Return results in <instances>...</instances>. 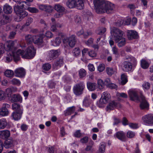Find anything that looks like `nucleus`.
Segmentation results:
<instances>
[{"label": "nucleus", "mask_w": 153, "mask_h": 153, "mask_svg": "<svg viewBox=\"0 0 153 153\" xmlns=\"http://www.w3.org/2000/svg\"><path fill=\"white\" fill-rule=\"evenodd\" d=\"M13 58L14 59V61L16 62L20 60V57L19 54H17V52L16 53H14L13 54L12 53H9L8 52L6 56V60L5 61V62H10L12 60Z\"/></svg>", "instance_id": "10"}, {"label": "nucleus", "mask_w": 153, "mask_h": 153, "mask_svg": "<svg viewBox=\"0 0 153 153\" xmlns=\"http://www.w3.org/2000/svg\"><path fill=\"white\" fill-rule=\"evenodd\" d=\"M106 72L108 75L109 76H111L114 74L115 71L112 68H107Z\"/></svg>", "instance_id": "48"}, {"label": "nucleus", "mask_w": 153, "mask_h": 153, "mask_svg": "<svg viewBox=\"0 0 153 153\" xmlns=\"http://www.w3.org/2000/svg\"><path fill=\"white\" fill-rule=\"evenodd\" d=\"M128 125L130 128L133 129H136L139 128L138 124L136 123H130L128 124Z\"/></svg>", "instance_id": "53"}, {"label": "nucleus", "mask_w": 153, "mask_h": 153, "mask_svg": "<svg viewBox=\"0 0 153 153\" xmlns=\"http://www.w3.org/2000/svg\"><path fill=\"white\" fill-rule=\"evenodd\" d=\"M87 86L88 89L90 91H93L97 88L96 83L92 82L90 81H88L87 82Z\"/></svg>", "instance_id": "22"}, {"label": "nucleus", "mask_w": 153, "mask_h": 153, "mask_svg": "<svg viewBox=\"0 0 153 153\" xmlns=\"http://www.w3.org/2000/svg\"><path fill=\"white\" fill-rule=\"evenodd\" d=\"M10 136V132L9 131L5 130L0 131V138L5 139L9 137Z\"/></svg>", "instance_id": "31"}, {"label": "nucleus", "mask_w": 153, "mask_h": 153, "mask_svg": "<svg viewBox=\"0 0 153 153\" xmlns=\"http://www.w3.org/2000/svg\"><path fill=\"white\" fill-rule=\"evenodd\" d=\"M105 87L104 81L101 79H99L97 80V87L100 90L102 89Z\"/></svg>", "instance_id": "34"}, {"label": "nucleus", "mask_w": 153, "mask_h": 153, "mask_svg": "<svg viewBox=\"0 0 153 153\" xmlns=\"http://www.w3.org/2000/svg\"><path fill=\"white\" fill-rule=\"evenodd\" d=\"M14 10L17 15V18H19V21H21L28 15V13L20 7L18 5L14 6Z\"/></svg>", "instance_id": "5"}, {"label": "nucleus", "mask_w": 153, "mask_h": 153, "mask_svg": "<svg viewBox=\"0 0 153 153\" xmlns=\"http://www.w3.org/2000/svg\"><path fill=\"white\" fill-rule=\"evenodd\" d=\"M63 42L65 47H73L76 44L75 35H72L71 36L65 38L63 40Z\"/></svg>", "instance_id": "4"}, {"label": "nucleus", "mask_w": 153, "mask_h": 153, "mask_svg": "<svg viewBox=\"0 0 153 153\" xmlns=\"http://www.w3.org/2000/svg\"><path fill=\"white\" fill-rule=\"evenodd\" d=\"M35 38V36H33L30 34L26 35L25 36L26 42L29 44H31L33 42H34Z\"/></svg>", "instance_id": "29"}, {"label": "nucleus", "mask_w": 153, "mask_h": 153, "mask_svg": "<svg viewBox=\"0 0 153 153\" xmlns=\"http://www.w3.org/2000/svg\"><path fill=\"white\" fill-rule=\"evenodd\" d=\"M110 97V94L107 92H103L99 101L97 102V106L100 108L102 107L103 105L108 102Z\"/></svg>", "instance_id": "6"}, {"label": "nucleus", "mask_w": 153, "mask_h": 153, "mask_svg": "<svg viewBox=\"0 0 153 153\" xmlns=\"http://www.w3.org/2000/svg\"><path fill=\"white\" fill-rule=\"evenodd\" d=\"M113 126H117L119 123H121V120L118 118H117L116 117H113Z\"/></svg>", "instance_id": "52"}, {"label": "nucleus", "mask_w": 153, "mask_h": 153, "mask_svg": "<svg viewBox=\"0 0 153 153\" xmlns=\"http://www.w3.org/2000/svg\"><path fill=\"white\" fill-rule=\"evenodd\" d=\"M10 105L7 103L4 104L2 108L0 109V115L6 116L8 115L9 111L7 109L9 108Z\"/></svg>", "instance_id": "18"}, {"label": "nucleus", "mask_w": 153, "mask_h": 153, "mask_svg": "<svg viewBox=\"0 0 153 153\" xmlns=\"http://www.w3.org/2000/svg\"><path fill=\"white\" fill-rule=\"evenodd\" d=\"M94 142L92 140L90 142V144L91 145H87L85 148V150L86 151H90L91 152H92L93 149H92L93 145H94Z\"/></svg>", "instance_id": "50"}, {"label": "nucleus", "mask_w": 153, "mask_h": 153, "mask_svg": "<svg viewBox=\"0 0 153 153\" xmlns=\"http://www.w3.org/2000/svg\"><path fill=\"white\" fill-rule=\"evenodd\" d=\"M15 73L16 76L19 77H24L25 74V69L22 68H19L15 71Z\"/></svg>", "instance_id": "19"}, {"label": "nucleus", "mask_w": 153, "mask_h": 153, "mask_svg": "<svg viewBox=\"0 0 153 153\" xmlns=\"http://www.w3.org/2000/svg\"><path fill=\"white\" fill-rule=\"evenodd\" d=\"M84 0H77V9L81 10L84 7Z\"/></svg>", "instance_id": "38"}, {"label": "nucleus", "mask_w": 153, "mask_h": 153, "mask_svg": "<svg viewBox=\"0 0 153 153\" xmlns=\"http://www.w3.org/2000/svg\"><path fill=\"white\" fill-rule=\"evenodd\" d=\"M35 40H34V43L38 45H41L43 42V37L42 35L40 36H35Z\"/></svg>", "instance_id": "25"}, {"label": "nucleus", "mask_w": 153, "mask_h": 153, "mask_svg": "<svg viewBox=\"0 0 153 153\" xmlns=\"http://www.w3.org/2000/svg\"><path fill=\"white\" fill-rule=\"evenodd\" d=\"M5 76L7 77H11L13 75L14 72L13 71L10 70H7L4 73Z\"/></svg>", "instance_id": "49"}, {"label": "nucleus", "mask_w": 153, "mask_h": 153, "mask_svg": "<svg viewBox=\"0 0 153 153\" xmlns=\"http://www.w3.org/2000/svg\"><path fill=\"white\" fill-rule=\"evenodd\" d=\"M115 137L117 138L120 140L123 141L125 138V135L122 131H119L117 132L114 135Z\"/></svg>", "instance_id": "24"}, {"label": "nucleus", "mask_w": 153, "mask_h": 153, "mask_svg": "<svg viewBox=\"0 0 153 153\" xmlns=\"http://www.w3.org/2000/svg\"><path fill=\"white\" fill-rule=\"evenodd\" d=\"M122 123L123 125L125 126L128 125V120L126 117H123L122 121Z\"/></svg>", "instance_id": "62"}, {"label": "nucleus", "mask_w": 153, "mask_h": 153, "mask_svg": "<svg viewBox=\"0 0 153 153\" xmlns=\"http://www.w3.org/2000/svg\"><path fill=\"white\" fill-rule=\"evenodd\" d=\"M142 119L146 125H153V114L146 115L142 117Z\"/></svg>", "instance_id": "11"}, {"label": "nucleus", "mask_w": 153, "mask_h": 153, "mask_svg": "<svg viewBox=\"0 0 153 153\" xmlns=\"http://www.w3.org/2000/svg\"><path fill=\"white\" fill-rule=\"evenodd\" d=\"M60 50L59 49L52 50L50 51L48 54V56L50 60L54 59L58 57L59 55Z\"/></svg>", "instance_id": "16"}, {"label": "nucleus", "mask_w": 153, "mask_h": 153, "mask_svg": "<svg viewBox=\"0 0 153 153\" xmlns=\"http://www.w3.org/2000/svg\"><path fill=\"white\" fill-rule=\"evenodd\" d=\"M104 4V7L101 13H106L108 14L113 13L115 9L114 4L109 1H105Z\"/></svg>", "instance_id": "7"}, {"label": "nucleus", "mask_w": 153, "mask_h": 153, "mask_svg": "<svg viewBox=\"0 0 153 153\" xmlns=\"http://www.w3.org/2000/svg\"><path fill=\"white\" fill-rule=\"evenodd\" d=\"M128 94L131 100L135 101L139 100V97L137 91L135 90L130 91L128 93Z\"/></svg>", "instance_id": "15"}, {"label": "nucleus", "mask_w": 153, "mask_h": 153, "mask_svg": "<svg viewBox=\"0 0 153 153\" xmlns=\"http://www.w3.org/2000/svg\"><path fill=\"white\" fill-rule=\"evenodd\" d=\"M5 95L4 92L0 89V100L5 99Z\"/></svg>", "instance_id": "64"}, {"label": "nucleus", "mask_w": 153, "mask_h": 153, "mask_svg": "<svg viewBox=\"0 0 153 153\" xmlns=\"http://www.w3.org/2000/svg\"><path fill=\"white\" fill-rule=\"evenodd\" d=\"M61 43V38L59 37H56L55 40V45L54 46H57L59 45Z\"/></svg>", "instance_id": "59"}, {"label": "nucleus", "mask_w": 153, "mask_h": 153, "mask_svg": "<svg viewBox=\"0 0 153 153\" xmlns=\"http://www.w3.org/2000/svg\"><path fill=\"white\" fill-rule=\"evenodd\" d=\"M36 53V50L32 45H30L25 51L19 49L17 51V54L21 55L22 57L26 59H31L33 58Z\"/></svg>", "instance_id": "2"}, {"label": "nucleus", "mask_w": 153, "mask_h": 153, "mask_svg": "<svg viewBox=\"0 0 153 153\" xmlns=\"http://www.w3.org/2000/svg\"><path fill=\"white\" fill-rule=\"evenodd\" d=\"M11 100L12 102H21L22 98L19 94H14L12 96Z\"/></svg>", "instance_id": "27"}, {"label": "nucleus", "mask_w": 153, "mask_h": 153, "mask_svg": "<svg viewBox=\"0 0 153 153\" xmlns=\"http://www.w3.org/2000/svg\"><path fill=\"white\" fill-rule=\"evenodd\" d=\"M105 1L104 0H94L93 3L97 12L101 13Z\"/></svg>", "instance_id": "9"}, {"label": "nucleus", "mask_w": 153, "mask_h": 153, "mask_svg": "<svg viewBox=\"0 0 153 153\" xmlns=\"http://www.w3.org/2000/svg\"><path fill=\"white\" fill-rule=\"evenodd\" d=\"M112 51L114 54L117 56L119 55L118 49L116 46L113 47Z\"/></svg>", "instance_id": "60"}, {"label": "nucleus", "mask_w": 153, "mask_h": 153, "mask_svg": "<svg viewBox=\"0 0 153 153\" xmlns=\"http://www.w3.org/2000/svg\"><path fill=\"white\" fill-rule=\"evenodd\" d=\"M63 64V58L60 57L55 61L52 65V68L53 69H57L58 67H60L62 66Z\"/></svg>", "instance_id": "17"}, {"label": "nucleus", "mask_w": 153, "mask_h": 153, "mask_svg": "<svg viewBox=\"0 0 153 153\" xmlns=\"http://www.w3.org/2000/svg\"><path fill=\"white\" fill-rule=\"evenodd\" d=\"M121 107L122 105L119 102H117L115 100H113L109 103L106 107V109L107 110H113L114 108H120Z\"/></svg>", "instance_id": "12"}, {"label": "nucleus", "mask_w": 153, "mask_h": 153, "mask_svg": "<svg viewBox=\"0 0 153 153\" xmlns=\"http://www.w3.org/2000/svg\"><path fill=\"white\" fill-rule=\"evenodd\" d=\"M127 21L129 22H131V24L132 25L134 26L136 25L137 23V18L134 17L132 18L131 21V19H128Z\"/></svg>", "instance_id": "54"}, {"label": "nucleus", "mask_w": 153, "mask_h": 153, "mask_svg": "<svg viewBox=\"0 0 153 153\" xmlns=\"http://www.w3.org/2000/svg\"><path fill=\"white\" fill-rule=\"evenodd\" d=\"M4 146L6 149L11 148L13 146V141L11 139L6 140L4 143Z\"/></svg>", "instance_id": "28"}, {"label": "nucleus", "mask_w": 153, "mask_h": 153, "mask_svg": "<svg viewBox=\"0 0 153 153\" xmlns=\"http://www.w3.org/2000/svg\"><path fill=\"white\" fill-rule=\"evenodd\" d=\"M106 31L105 28L103 27L99 30L97 32V33L99 35H102Z\"/></svg>", "instance_id": "57"}, {"label": "nucleus", "mask_w": 153, "mask_h": 153, "mask_svg": "<svg viewBox=\"0 0 153 153\" xmlns=\"http://www.w3.org/2000/svg\"><path fill=\"white\" fill-rule=\"evenodd\" d=\"M76 110V107L72 106L68 108L64 111V114L65 116L69 115L73 113Z\"/></svg>", "instance_id": "32"}, {"label": "nucleus", "mask_w": 153, "mask_h": 153, "mask_svg": "<svg viewBox=\"0 0 153 153\" xmlns=\"http://www.w3.org/2000/svg\"><path fill=\"white\" fill-rule=\"evenodd\" d=\"M76 2L74 0H69L66 3L67 6L70 8H72L75 7Z\"/></svg>", "instance_id": "37"}, {"label": "nucleus", "mask_w": 153, "mask_h": 153, "mask_svg": "<svg viewBox=\"0 0 153 153\" xmlns=\"http://www.w3.org/2000/svg\"><path fill=\"white\" fill-rule=\"evenodd\" d=\"M86 71L85 70L83 69H81L79 71V77L80 78H83L86 75Z\"/></svg>", "instance_id": "44"}, {"label": "nucleus", "mask_w": 153, "mask_h": 153, "mask_svg": "<svg viewBox=\"0 0 153 153\" xmlns=\"http://www.w3.org/2000/svg\"><path fill=\"white\" fill-rule=\"evenodd\" d=\"M12 108L13 110H15V111H19L20 110H22V112L23 110L20 105L17 103H13L12 105Z\"/></svg>", "instance_id": "36"}, {"label": "nucleus", "mask_w": 153, "mask_h": 153, "mask_svg": "<svg viewBox=\"0 0 153 153\" xmlns=\"http://www.w3.org/2000/svg\"><path fill=\"white\" fill-rule=\"evenodd\" d=\"M45 36L47 38H50L53 37V34L51 31H48L45 33Z\"/></svg>", "instance_id": "63"}, {"label": "nucleus", "mask_w": 153, "mask_h": 153, "mask_svg": "<svg viewBox=\"0 0 153 153\" xmlns=\"http://www.w3.org/2000/svg\"><path fill=\"white\" fill-rule=\"evenodd\" d=\"M61 27V25L59 23H57L56 24H53L51 26V30L53 32H56L57 30L56 28L57 27Z\"/></svg>", "instance_id": "46"}, {"label": "nucleus", "mask_w": 153, "mask_h": 153, "mask_svg": "<svg viewBox=\"0 0 153 153\" xmlns=\"http://www.w3.org/2000/svg\"><path fill=\"white\" fill-rule=\"evenodd\" d=\"M85 87V84L82 82L77 84V96L82 94Z\"/></svg>", "instance_id": "21"}, {"label": "nucleus", "mask_w": 153, "mask_h": 153, "mask_svg": "<svg viewBox=\"0 0 153 153\" xmlns=\"http://www.w3.org/2000/svg\"><path fill=\"white\" fill-rule=\"evenodd\" d=\"M88 137L85 136L81 139L80 141L82 143H86L88 141Z\"/></svg>", "instance_id": "61"}, {"label": "nucleus", "mask_w": 153, "mask_h": 153, "mask_svg": "<svg viewBox=\"0 0 153 153\" xmlns=\"http://www.w3.org/2000/svg\"><path fill=\"white\" fill-rule=\"evenodd\" d=\"M149 65L150 64L146 60L142 59L140 60L141 67L143 69H147Z\"/></svg>", "instance_id": "33"}, {"label": "nucleus", "mask_w": 153, "mask_h": 153, "mask_svg": "<svg viewBox=\"0 0 153 153\" xmlns=\"http://www.w3.org/2000/svg\"><path fill=\"white\" fill-rule=\"evenodd\" d=\"M128 61H124L123 63V70L126 72L131 71L133 66H136L137 64L136 59L133 56H130L127 59Z\"/></svg>", "instance_id": "3"}, {"label": "nucleus", "mask_w": 153, "mask_h": 153, "mask_svg": "<svg viewBox=\"0 0 153 153\" xmlns=\"http://www.w3.org/2000/svg\"><path fill=\"white\" fill-rule=\"evenodd\" d=\"M127 36L129 40L137 39L139 37L137 33L133 30H128L127 32Z\"/></svg>", "instance_id": "13"}, {"label": "nucleus", "mask_w": 153, "mask_h": 153, "mask_svg": "<svg viewBox=\"0 0 153 153\" xmlns=\"http://www.w3.org/2000/svg\"><path fill=\"white\" fill-rule=\"evenodd\" d=\"M121 84L122 85H124L128 82L127 76L125 74H123L121 75Z\"/></svg>", "instance_id": "39"}, {"label": "nucleus", "mask_w": 153, "mask_h": 153, "mask_svg": "<svg viewBox=\"0 0 153 153\" xmlns=\"http://www.w3.org/2000/svg\"><path fill=\"white\" fill-rule=\"evenodd\" d=\"M105 145L104 143H101L99 148V152L100 153H103L105 151Z\"/></svg>", "instance_id": "43"}, {"label": "nucleus", "mask_w": 153, "mask_h": 153, "mask_svg": "<svg viewBox=\"0 0 153 153\" xmlns=\"http://www.w3.org/2000/svg\"><path fill=\"white\" fill-rule=\"evenodd\" d=\"M136 134L135 133L131 131L128 130L126 134V136L127 137L129 138H134Z\"/></svg>", "instance_id": "45"}, {"label": "nucleus", "mask_w": 153, "mask_h": 153, "mask_svg": "<svg viewBox=\"0 0 153 153\" xmlns=\"http://www.w3.org/2000/svg\"><path fill=\"white\" fill-rule=\"evenodd\" d=\"M11 84L13 85H16L17 86H19L21 84L20 81L16 78L13 79L11 81Z\"/></svg>", "instance_id": "51"}, {"label": "nucleus", "mask_w": 153, "mask_h": 153, "mask_svg": "<svg viewBox=\"0 0 153 153\" xmlns=\"http://www.w3.org/2000/svg\"><path fill=\"white\" fill-rule=\"evenodd\" d=\"M33 21V18L31 17H29L27 19L26 23L23 25L22 27V29L25 28V26H29Z\"/></svg>", "instance_id": "41"}, {"label": "nucleus", "mask_w": 153, "mask_h": 153, "mask_svg": "<svg viewBox=\"0 0 153 153\" xmlns=\"http://www.w3.org/2000/svg\"><path fill=\"white\" fill-rule=\"evenodd\" d=\"M27 10L30 13H37L39 12V10L35 7H28L27 8Z\"/></svg>", "instance_id": "42"}, {"label": "nucleus", "mask_w": 153, "mask_h": 153, "mask_svg": "<svg viewBox=\"0 0 153 153\" xmlns=\"http://www.w3.org/2000/svg\"><path fill=\"white\" fill-rule=\"evenodd\" d=\"M143 89L144 90H148L150 87V85L149 82H145L142 85Z\"/></svg>", "instance_id": "55"}, {"label": "nucleus", "mask_w": 153, "mask_h": 153, "mask_svg": "<svg viewBox=\"0 0 153 153\" xmlns=\"http://www.w3.org/2000/svg\"><path fill=\"white\" fill-rule=\"evenodd\" d=\"M92 103V101L90 96L85 97L83 101V105L85 107H89Z\"/></svg>", "instance_id": "23"}, {"label": "nucleus", "mask_w": 153, "mask_h": 153, "mask_svg": "<svg viewBox=\"0 0 153 153\" xmlns=\"http://www.w3.org/2000/svg\"><path fill=\"white\" fill-rule=\"evenodd\" d=\"M88 55L92 57H94L96 56V53L93 50H90L88 52Z\"/></svg>", "instance_id": "58"}, {"label": "nucleus", "mask_w": 153, "mask_h": 153, "mask_svg": "<svg viewBox=\"0 0 153 153\" xmlns=\"http://www.w3.org/2000/svg\"><path fill=\"white\" fill-rule=\"evenodd\" d=\"M92 34V32L91 31L84 32L82 30H81L79 32H77V35H82L84 38L86 39L88 38L89 36H91Z\"/></svg>", "instance_id": "30"}, {"label": "nucleus", "mask_w": 153, "mask_h": 153, "mask_svg": "<svg viewBox=\"0 0 153 153\" xmlns=\"http://www.w3.org/2000/svg\"><path fill=\"white\" fill-rule=\"evenodd\" d=\"M111 33L115 42H118L119 47H120L125 45L126 39L123 37L124 33L123 31L119 29L114 27L111 30Z\"/></svg>", "instance_id": "1"}, {"label": "nucleus", "mask_w": 153, "mask_h": 153, "mask_svg": "<svg viewBox=\"0 0 153 153\" xmlns=\"http://www.w3.org/2000/svg\"><path fill=\"white\" fill-rule=\"evenodd\" d=\"M51 65L49 63H47L43 64L42 65L43 69L45 71H49L51 68Z\"/></svg>", "instance_id": "47"}, {"label": "nucleus", "mask_w": 153, "mask_h": 153, "mask_svg": "<svg viewBox=\"0 0 153 153\" xmlns=\"http://www.w3.org/2000/svg\"><path fill=\"white\" fill-rule=\"evenodd\" d=\"M22 113L23 112L21 110L19 111H14L12 114L11 117L15 121L21 119Z\"/></svg>", "instance_id": "20"}, {"label": "nucleus", "mask_w": 153, "mask_h": 153, "mask_svg": "<svg viewBox=\"0 0 153 153\" xmlns=\"http://www.w3.org/2000/svg\"><path fill=\"white\" fill-rule=\"evenodd\" d=\"M105 69V65L104 64H100L98 66V70L100 72H102Z\"/></svg>", "instance_id": "56"}, {"label": "nucleus", "mask_w": 153, "mask_h": 153, "mask_svg": "<svg viewBox=\"0 0 153 153\" xmlns=\"http://www.w3.org/2000/svg\"><path fill=\"white\" fill-rule=\"evenodd\" d=\"M3 9V10L5 14H10L13 11V8L11 6L7 4H6L4 5Z\"/></svg>", "instance_id": "26"}, {"label": "nucleus", "mask_w": 153, "mask_h": 153, "mask_svg": "<svg viewBox=\"0 0 153 153\" xmlns=\"http://www.w3.org/2000/svg\"><path fill=\"white\" fill-rule=\"evenodd\" d=\"M54 9L59 13H62L64 11L65 8L63 6L59 4L55 5Z\"/></svg>", "instance_id": "35"}, {"label": "nucleus", "mask_w": 153, "mask_h": 153, "mask_svg": "<svg viewBox=\"0 0 153 153\" xmlns=\"http://www.w3.org/2000/svg\"><path fill=\"white\" fill-rule=\"evenodd\" d=\"M141 101L140 105V107L141 110L146 109L148 110L149 108V102L145 99L143 96L141 97Z\"/></svg>", "instance_id": "14"}, {"label": "nucleus", "mask_w": 153, "mask_h": 153, "mask_svg": "<svg viewBox=\"0 0 153 153\" xmlns=\"http://www.w3.org/2000/svg\"><path fill=\"white\" fill-rule=\"evenodd\" d=\"M14 42L13 41H9L4 45L3 49L8 51H10L13 54L14 53H16L17 51L16 49L14 47Z\"/></svg>", "instance_id": "8"}, {"label": "nucleus", "mask_w": 153, "mask_h": 153, "mask_svg": "<svg viewBox=\"0 0 153 153\" xmlns=\"http://www.w3.org/2000/svg\"><path fill=\"white\" fill-rule=\"evenodd\" d=\"M7 122L5 119H1L0 120V129L4 128L7 125Z\"/></svg>", "instance_id": "40"}]
</instances>
